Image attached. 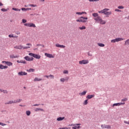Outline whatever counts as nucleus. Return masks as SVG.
<instances>
[{"mask_svg":"<svg viewBox=\"0 0 129 129\" xmlns=\"http://www.w3.org/2000/svg\"><path fill=\"white\" fill-rule=\"evenodd\" d=\"M93 97H94V95H88L87 96V98H88V99H91Z\"/></svg>","mask_w":129,"mask_h":129,"instance_id":"obj_24","label":"nucleus"},{"mask_svg":"<svg viewBox=\"0 0 129 129\" xmlns=\"http://www.w3.org/2000/svg\"><path fill=\"white\" fill-rule=\"evenodd\" d=\"M25 7L26 8H27V7H28V6H25Z\"/></svg>","mask_w":129,"mask_h":129,"instance_id":"obj_64","label":"nucleus"},{"mask_svg":"<svg viewBox=\"0 0 129 129\" xmlns=\"http://www.w3.org/2000/svg\"><path fill=\"white\" fill-rule=\"evenodd\" d=\"M28 74L25 72H20L18 73L19 76H24L27 75Z\"/></svg>","mask_w":129,"mask_h":129,"instance_id":"obj_11","label":"nucleus"},{"mask_svg":"<svg viewBox=\"0 0 129 129\" xmlns=\"http://www.w3.org/2000/svg\"><path fill=\"white\" fill-rule=\"evenodd\" d=\"M2 6H4V4L2 2H0V7H2Z\"/></svg>","mask_w":129,"mask_h":129,"instance_id":"obj_59","label":"nucleus"},{"mask_svg":"<svg viewBox=\"0 0 129 129\" xmlns=\"http://www.w3.org/2000/svg\"><path fill=\"white\" fill-rule=\"evenodd\" d=\"M17 63H23V64H26L27 63V61H26V60H17Z\"/></svg>","mask_w":129,"mask_h":129,"instance_id":"obj_21","label":"nucleus"},{"mask_svg":"<svg viewBox=\"0 0 129 129\" xmlns=\"http://www.w3.org/2000/svg\"><path fill=\"white\" fill-rule=\"evenodd\" d=\"M125 46H128L129 45V39L126 40L124 42Z\"/></svg>","mask_w":129,"mask_h":129,"instance_id":"obj_25","label":"nucleus"},{"mask_svg":"<svg viewBox=\"0 0 129 129\" xmlns=\"http://www.w3.org/2000/svg\"><path fill=\"white\" fill-rule=\"evenodd\" d=\"M16 35H20V34H21V32H17L16 33Z\"/></svg>","mask_w":129,"mask_h":129,"instance_id":"obj_56","label":"nucleus"},{"mask_svg":"<svg viewBox=\"0 0 129 129\" xmlns=\"http://www.w3.org/2000/svg\"><path fill=\"white\" fill-rule=\"evenodd\" d=\"M27 47H24V46L20 44L19 45H16L15 46H14V49H16L17 50L19 49V50H25V48H26Z\"/></svg>","mask_w":129,"mask_h":129,"instance_id":"obj_4","label":"nucleus"},{"mask_svg":"<svg viewBox=\"0 0 129 129\" xmlns=\"http://www.w3.org/2000/svg\"><path fill=\"white\" fill-rule=\"evenodd\" d=\"M72 128H73V129H76V127H75L74 126V127H72Z\"/></svg>","mask_w":129,"mask_h":129,"instance_id":"obj_61","label":"nucleus"},{"mask_svg":"<svg viewBox=\"0 0 129 129\" xmlns=\"http://www.w3.org/2000/svg\"><path fill=\"white\" fill-rule=\"evenodd\" d=\"M87 92V91H83L82 93H79V95H80V96H82L83 95H85L86 94Z\"/></svg>","mask_w":129,"mask_h":129,"instance_id":"obj_22","label":"nucleus"},{"mask_svg":"<svg viewBox=\"0 0 129 129\" xmlns=\"http://www.w3.org/2000/svg\"><path fill=\"white\" fill-rule=\"evenodd\" d=\"M77 125H81V124H80V123H76V124H72L71 125V126H77Z\"/></svg>","mask_w":129,"mask_h":129,"instance_id":"obj_33","label":"nucleus"},{"mask_svg":"<svg viewBox=\"0 0 129 129\" xmlns=\"http://www.w3.org/2000/svg\"><path fill=\"white\" fill-rule=\"evenodd\" d=\"M122 102H124L125 101H127V98H125L121 100Z\"/></svg>","mask_w":129,"mask_h":129,"instance_id":"obj_36","label":"nucleus"},{"mask_svg":"<svg viewBox=\"0 0 129 129\" xmlns=\"http://www.w3.org/2000/svg\"><path fill=\"white\" fill-rule=\"evenodd\" d=\"M76 129H79V128H80L81 127L80 126H74Z\"/></svg>","mask_w":129,"mask_h":129,"instance_id":"obj_50","label":"nucleus"},{"mask_svg":"<svg viewBox=\"0 0 129 129\" xmlns=\"http://www.w3.org/2000/svg\"><path fill=\"white\" fill-rule=\"evenodd\" d=\"M79 28L80 29V30H85V29H86V27L85 26H83L82 27H80Z\"/></svg>","mask_w":129,"mask_h":129,"instance_id":"obj_34","label":"nucleus"},{"mask_svg":"<svg viewBox=\"0 0 129 129\" xmlns=\"http://www.w3.org/2000/svg\"><path fill=\"white\" fill-rule=\"evenodd\" d=\"M124 123H126V124L129 125V121H124Z\"/></svg>","mask_w":129,"mask_h":129,"instance_id":"obj_49","label":"nucleus"},{"mask_svg":"<svg viewBox=\"0 0 129 129\" xmlns=\"http://www.w3.org/2000/svg\"><path fill=\"white\" fill-rule=\"evenodd\" d=\"M118 9H124V7L122 6H118Z\"/></svg>","mask_w":129,"mask_h":129,"instance_id":"obj_47","label":"nucleus"},{"mask_svg":"<svg viewBox=\"0 0 129 129\" xmlns=\"http://www.w3.org/2000/svg\"><path fill=\"white\" fill-rule=\"evenodd\" d=\"M63 119H65V117H59L57 118V121H61V120H63Z\"/></svg>","mask_w":129,"mask_h":129,"instance_id":"obj_19","label":"nucleus"},{"mask_svg":"<svg viewBox=\"0 0 129 129\" xmlns=\"http://www.w3.org/2000/svg\"><path fill=\"white\" fill-rule=\"evenodd\" d=\"M34 81L36 82V81H42V79H39L38 78H35L34 79Z\"/></svg>","mask_w":129,"mask_h":129,"instance_id":"obj_29","label":"nucleus"},{"mask_svg":"<svg viewBox=\"0 0 129 129\" xmlns=\"http://www.w3.org/2000/svg\"><path fill=\"white\" fill-rule=\"evenodd\" d=\"M8 66L0 64V69H7Z\"/></svg>","mask_w":129,"mask_h":129,"instance_id":"obj_18","label":"nucleus"},{"mask_svg":"<svg viewBox=\"0 0 129 129\" xmlns=\"http://www.w3.org/2000/svg\"><path fill=\"white\" fill-rule=\"evenodd\" d=\"M9 38H18V36L14 35V34L9 35Z\"/></svg>","mask_w":129,"mask_h":129,"instance_id":"obj_26","label":"nucleus"},{"mask_svg":"<svg viewBox=\"0 0 129 129\" xmlns=\"http://www.w3.org/2000/svg\"><path fill=\"white\" fill-rule=\"evenodd\" d=\"M88 100H85V101H84V102L83 103L84 105H86L87 104V103H88V102H87Z\"/></svg>","mask_w":129,"mask_h":129,"instance_id":"obj_41","label":"nucleus"},{"mask_svg":"<svg viewBox=\"0 0 129 129\" xmlns=\"http://www.w3.org/2000/svg\"><path fill=\"white\" fill-rule=\"evenodd\" d=\"M115 12H121V11H120V10H119V9H115Z\"/></svg>","mask_w":129,"mask_h":129,"instance_id":"obj_53","label":"nucleus"},{"mask_svg":"<svg viewBox=\"0 0 129 129\" xmlns=\"http://www.w3.org/2000/svg\"><path fill=\"white\" fill-rule=\"evenodd\" d=\"M63 74H68V73H69L67 70H64L63 71Z\"/></svg>","mask_w":129,"mask_h":129,"instance_id":"obj_40","label":"nucleus"},{"mask_svg":"<svg viewBox=\"0 0 129 129\" xmlns=\"http://www.w3.org/2000/svg\"><path fill=\"white\" fill-rule=\"evenodd\" d=\"M125 104V103H117L113 104L112 106H120V105H123Z\"/></svg>","mask_w":129,"mask_h":129,"instance_id":"obj_10","label":"nucleus"},{"mask_svg":"<svg viewBox=\"0 0 129 129\" xmlns=\"http://www.w3.org/2000/svg\"><path fill=\"white\" fill-rule=\"evenodd\" d=\"M28 72H34L35 69H30L29 70H27Z\"/></svg>","mask_w":129,"mask_h":129,"instance_id":"obj_32","label":"nucleus"},{"mask_svg":"<svg viewBox=\"0 0 129 129\" xmlns=\"http://www.w3.org/2000/svg\"><path fill=\"white\" fill-rule=\"evenodd\" d=\"M8 61H2V63H5V64H7V62Z\"/></svg>","mask_w":129,"mask_h":129,"instance_id":"obj_57","label":"nucleus"},{"mask_svg":"<svg viewBox=\"0 0 129 129\" xmlns=\"http://www.w3.org/2000/svg\"><path fill=\"white\" fill-rule=\"evenodd\" d=\"M26 114H27V115H30V114H31V111H26Z\"/></svg>","mask_w":129,"mask_h":129,"instance_id":"obj_39","label":"nucleus"},{"mask_svg":"<svg viewBox=\"0 0 129 129\" xmlns=\"http://www.w3.org/2000/svg\"><path fill=\"white\" fill-rule=\"evenodd\" d=\"M92 16L94 17V18H98V17H100L98 16L97 13H93Z\"/></svg>","mask_w":129,"mask_h":129,"instance_id":"obj_27","label":"nucleus"},{"mask_svg":"<svg viewBox=\"0 0 129 129\" xmlns=\"http://www.w3.org/2000/svg\"><path fill=\"white\" fill-rule=\"evenodd\" d=\"M29 56H31L32 57L35 58V59H41V55L39 54H36L33 53H29Z\"/></svg>","mask_w":129,"mask_h":129,"instance_id":"obj_3","label":"nucleus"},{"mask_svg":"<svg viewBox=\"0 0 129 129\" xmlns=\"http://www.w3.org/2000/svg\"><path fill=\"white\" fill-rule=\"evenodd\" d=\"M24 59L26 60V61H33L34 58L33 57H30L29 56H26L24 57Z\"/></svg>","mask_w":129,"mask_h":129,"instance_id":"obj_9","label":"nucleus"},{"mask_svg":"<svg viewBox=\"0 0 129 129\" xmlns=\"http://www.w3.org/2000/svg\"><path fill=\"white\" fill-rule=\"evenodd\" d=\"M98 46H99V47H104V44L103 43H98Z\"/></svg>","mask_w":129,"mask_h":129,"instance_id":"obj_38","label":"nucleus"},{"mask_svg":"<svg viewBox=\"0 0 129 129\" xmlns=\"http://www.w3.org/2000/svg\"><path fill=\"white\" fill-rule=\"evenodd\" d=\"M56 47H57L58 48H65L66 46H65V45H60L59 44H55Z\"/></svg>","mask_w":129,"mask_h":129,"instance_id":"obj_15","label":"nucleus"},{"mask_svg":"<svg viewBox=\"0 0 129 129\" xmlns=\"http://www.w3.org/2000/svg\"><path fill=\"white\" fill-rule=\"evenodd\" d=\"M76 15H83V14H85V15H86V14H87L86 12H77Z\"/></svg>","mask_w":129,"mask_h":129,"instance_id":"obj_23","label":"nucleus"},{"mask_svg":"<svg viewBox=\"0 0 129 129\" xmlns=\"http://www.w3.org/2000/svg\"><path fill=\"white\" fill-rule=\"evenodd\" d=\"M0 125H2V126H5V125H7V124H5L3 122H0Z\"/></svg>","mask_w":129,"mask_h":129,"instance_id":"obj_44","label":"nucleus"},{"mask_svg":"<svg viewBox=\"0 0 129 129\" xmlns=\"http://www.w3.org/2000/svg\"><path fill=\"white\" fill-rule=\"evenodd\" d=\"M94 20H95V21H96V22H98V23H99V24H100L101 25H105V24H106V22L102 20V18H101V17H98L96 18H94Z\"/></svg>","mask_w":129,"mask_h":129,"instance_id":"obj_1","label":"nucleus"},{"mask_svg":"<svg viewBox=\"0 0 129 129\" xmlns=\"http://www.w3.org/2000/svg\"><path fill=\"white\" fill-rule=\"evenodd\" d=\"M21 10H22V11H26V8H22Z\"/></svg>","mask_w":129,"mask_h":129,"instance_id":"obj_55","label":"nucleus"},{"mask_svg":"<svg viewBox=\"0 0 129 129\" xmlns=\"http://www.w3.org/2000/svg\"><path fill=\"white\" fill-rule=\"evenodd\" d=\"M89 2H99V0H89Z\"/></svg>","mask_w":129,"mask_h":129,"instance_id":"obj_51","label":"nucleus"},{"mask_svg":"<svg viewBox=\"0 0 129 129\" xmlns=\"http://www.w3.org/2000/svg\"><path fill=\"white\" fill-rule=\"evenodd\" d=\"M22 23L23 24H25V23H27V20H25V19H23L22 20Z\"/></svg>","mask_w":129,"mask_h":129,"instance_id":"obj_46","label":"nucleus"},{"mask_svg":"<svg viewBox=\"0 0 129 129\" xmlns=\"http://www.w3.org/2000/svg\"><path fill=\"white\" fill-rule=\"evenodd\" d=\"M81 23H87L88 22L87 20H88V17H81Z\"/></svg>","mask_w":129,"mask_h":129,"instance_id":"obj_6","label":"nucleus"},{"mask_svg":"<svg viewBox=\"0 0 129 129\" xmlns=\"http://www.w3.org/2000/svg\"><path fill=\"white\" fill-rule=\"evenodd\" d=\"M124 40V38L121 37H118L115 38V39H112L111 40V43H116V42H120L121 41H123Z\"/></svg>","mask_w":129,"mask_h":129,"instance_id":"obj_2","label":"nucleus"},{"mask_svg":"<svg viewBox=\"0 0 129 129\" xmlns=\"http://www.w3.org/2000/svg\"><path fill=\"white\" fill-rule=\"evenodd\" d=\"M6 65H8V66H13V63L11 61H7Z\"/></svg>","mask_w":129,"mask_h":129,"instance_id":"obj_31","label":"nucleus"},{"mask_svg":"<svg viewBox=\"0 0 129 129\" xmlns=\"http://www.w3.org/2000/svg\"><path fill=\"white\" fill-rule=\"evenodd\" d=\"M26 11H31V10H32V9L31 8H26Z\"/></svg>","mask_w":129,"mask_h":129,"instance_id":"obj_54","label":"nucleus"},{"mask_svg":"<svg viewBox=\"0 0 129 129\" xmlns=\"http://www.w3.org/2000/svg\"><path fill=\"white\" fill-rule=\"evenodd\" d=\"M24 26H25L26 27L36 28V25L33 23H25L24 24Z\"/></svg>","mask_w":129,"mask_h":129,"instance_id":"obj_7","label":"nucleus"},{"mask_svg":"<svg viewBox=\"0 0 129 129\" xmlns=\"http://www.w3.org/2000/svg\"><path fill=\"white\" fill-rule=\"evenodd\" d=\"M28 6L29 7H32L33 8L37 7V5H34V4H30V5H29Z\"/></svg>","mask_w":129,"mask_h":129,"instance_id":"obj_37","label":"nucleus"},{"mask_svg":"<svg viewBox=\"0 0 129 129\" xmlns=\"http://www.w3.org/2000/svg\"><path fill=\"white\" fill-rule=\"evenodd\" d=\"M12 10H13V11H19V12H20V11H21L20 9H17V8H12Z\"/></svg>","mask_w":129,"mask_h":129,"instance_id":"obj_42","label":"nucleus"},{"mask_svg":"<svg viewBox=\"0 0 129 129\" xmlns=\"http://www.w3.org/2000/svg\"><path fill=\"white\" fill-rule=\"evenodd\" d=\"M107 11H109L108 9H104L100 11H98L99 14H104L105 15V12H107Z\"/></svg>","mask_w":129,"mask_h":129,"instance_id":"obj_8","label":"nucleus"},{"mask_svg":"<svg viewBox=\"0 0 129 129\" xmlns=\"http://www.w3.org/2000/svg\"><path fill=\"white\" fill-rule=\"evenodd\" d=\"M44 77H46L48 79H49V77H50L51 79H54V76L53 75H50L49 76L45 75Z\"/></svg>","mask_w":129,"mask_h":129,"instance_id":"obj_17","label":"nucleus"},{"mask_svg":"<svg viewBox=\"0 0 129 129\" xmlns=\"http://www.w3.org/2000/svg\"><path fill=\"white\" fill-rule=\"evenodd\" d=\"M0 91H1V92H4V90L0 89Z\"/></svg>","mask_w":129,"mask_h":129,"instance_id":"obj_60","label":"nucleus"},{"mask_svg":"<svg viewBox=\"0 0 129 129\" xmlns=\"http://www.w3.org/2000/svg\"><path fill=\"white\" fill-rule=\"evenodd\" d=\"M39 105H40L39 104H34L33 105V106H39Z\"/></svg>","mask_w":129,"mask_h":129,"instance_id":"obj_58","label":"nucleus"},{"mask_svg":"<svg viewBox=\"0 0 129 129\" xmlns=\"http://www.w3.org/2000/svg\"><path fill=\"white\" fill-rule=\"evenodd\" d=\"M45 56H46L48 58H54V56L53 55V54L50 53H45Z\"/></svg>","mask_w":129,"mask_h":129,"instance_id":"obj_12","label":"nucleus"},{"mask_svg":"<svg viewBox=\"0 0 129 129\" xmlns=\"http://www.w3.org/2000/svg\"><path fill=\"white\" fill-rule=\"evenodd\" d=\"M22 101V99H18L17 100H14L15 103H18V102H21Z\"/></svg>","mask_w":129,"mask_h":129,"instance_id":"obj_28","label":"nucleus"},{"mask_svg":"<svg viewBox=\"0 0 129 129\" xmlns=\"http://www.w3.org/2000/svg\"><path fill=\"white\" fill-rule=\"evenodd\" d=\"M106 16H109V15H111V12H107V11H106L105 12V14Z\"/></svg>","mask_w":129,"mask_h":129,"instance_id":"obj_30","label":"nucleus"},{"mask_svg":"<svg viewBox=\"0 0 129 129\" xmlns=\"http://www.w3.org/2000/svg\"><path fill=\"white\" fill-rule=\"evenodd\" d=\"M20 106H23V105H20Z\"/></svg>","mask_w":129,"mask_h":129,"instance_id":"obj_63","label":"nucleus"},{"mask_svg":"<svg viewBox=\"0 0 129 129\" xmlns=\"http://www.w3.org/2000/svg\"><path fill=\"white\" fill-rule=\"evenodd\" d=\"M79 63L81 65H83V64H88V63H89V60H88V59H84V60L80 61L79 62Z\"/></svg>","mask_w":129,"mask_h":129,"instance_id":"obj_5","label":"nucleus"},{"mask_svg":"<svg viewBox=\"0 0 129 129\" xmlns=\"http://www.w3.org/2000/svg\"><path fill=\"white\" fill-rule=\"evenodd\" d=\"M69 80V77H67L66 79L64 78H61L60 79V82H64V81H68Z\"/></svg>","mask_w":129,"mask_h":129,"instance_id":"obj_13","label":"nucleus"},{"mask_svg":"<svg viewBox=\"0 0 129 129\" xmlns=\"http://www.w3.org/2000/svg\"><path fill=\"white\" fill-rule=\"evenodd\" d=\"M3 93L8 94V91L7 90H3Z\"/></svg>","mask_w":129,"mask_h":129,"instance_id":"obj_52","label":"nucleus"},{"mask_svg":"<svg viewBox=\"0 0 129 129\" xmlns=\"http://www.w3.org/2000/svg\"><path fill=\"white\" fill-rule=\"evenodd\" d=\"M10 58H12V59H14V58H16V56H15L14 55H11Z\"/></svg>","mask_w":129,"mask_h":129,"instance_id":"obj_45","label":"nucleus"},{"mask_svg":"<svg viewBox=\"0 0 129 129\" xmlns=\"http://www.w3.org/2000/svg\"><path fill=\"white\" fill-rule=\"evenodd\" d=\"M101 127L103 128H111L110 125H102Z\"/></svg>","mask_w":129,"mask_h":129,"instance_id":"obj_16","label":"nucleus"},{"mask_svg":"<svg viewBox=\"0 0 129 129\" xmlns=\"http://www.w3.org/2000/svg\"><path fill=\"white\" fill-rule=\"evenodd\" d=\"M81 19H80H80H77V20H76V22H79V23H81Z\"/></svg>","mask_w":129,"mask_h":129,"instance_id":"obj_48","label":"nucleus"},{"mask_svg":"<svg viewBox=\"0 0 129 129\" xmlns=\"http://www.w3.org/2000/svg\"><path fill=\"white\" fill-rule=\"evenodd\" d=\"M9 9H4V8H3V9H1V11H2V12H8V10Z\"/></svg>","mask_w":129,"mask_h":129,"instance_id":"obj_43","label":"nucleus"},{"mask_svg":"<svg viewBox=\"0 0 129 129\" xmlns=\"http://www.w3.org/2000/svg\"><path fill=\"white\" fill-rule=\"evenodd\" d=\"M38 110H41V111H44V110L41 108H36L35 110V111H38Z\"/></svg>","mask_w":129,"mask_h":129,"instance_id":"obj_35","label":"nucleus"},{"mask_svg":"<svg viewBox=\"0 0 129 129\" xmlns=\"http://www.w3.org/2000/svg\"><path fill=\"white\" fill-rule=\"evenodd\" d=\"M13 103H15V100L9 101V102L5 103V104H13Z\"/></svg>","mask_w":129,"mask_h":129,"instance_id":"obj_20","label":"nucleus"},{"mask_svg":"<svg viewBox=\"0 0 129 129\" xmlns=\"http://www.w3.org/2000/svg\"><path fill=\"white\" fill-rule=\"evenodd\" d=\"M32 47V44L31 43H27L26 46H24V48H26L25 49H30Z\"/></svg>","mask_w":129,"mask_h":129,"instance_id":"obj_14","label":"nucleus"},{"mask_svg":"<svg viewBox=\"0 0 129 129\" xmlns=\"http://www.w3.org/2000/svg\"><path fill=\"white\" fill-rule=\"evenodd\" d=\"M41 2H45V0H41Z\"/></svg>","mask_w":129,"mask_h":129,"instance_id":"obj_62","label":"nucleus"}]
</instances>
